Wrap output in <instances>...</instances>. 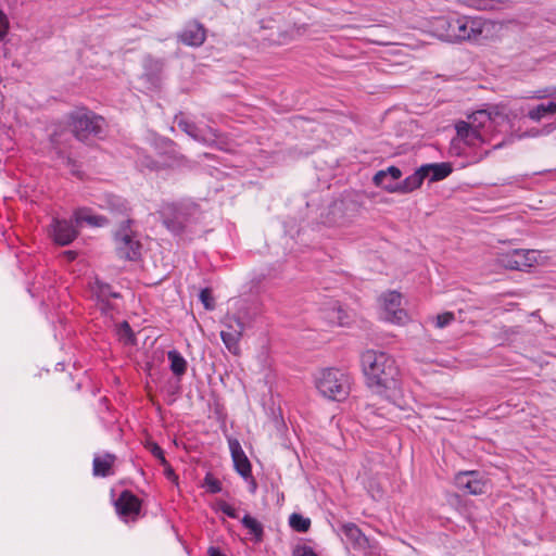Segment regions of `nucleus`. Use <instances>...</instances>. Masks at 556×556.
<instances>
[{
  "label": "nucleus",
  "mask_w": 556,
  "mask_h": 556,
  "mask_svg": "<svg viewBox=\"0 0 556 556\" xmlns=\"http://www.w3.org/2000/svg\"><path fill=\"white\" fill-rule=\"evenodd\" d=\"M435 35L445 41L456 42V17H437L433 23Z\"/></svg>",
  "instance_id": "17"
},
{
  "label": "nucleus",
  "mask_w": 556,
  "mask_h": 556,
  "mask_svg": "<svg viewBox=\"0 0 556 556\" xmlns=\"http://www.w3.org/2000/svg\"><path fill=\"white\" fill-rule=\"evenodd\" d=\"M229 450L237 472L244 479L251 476V464L237 439L228 440Z\"/></svg>",
  "instance_id": "15"
},
{
  "label": "nucleus",
  "mask_w": 556,
  "mask_h": 556,
  "mask_svg": "<svg viewBox=\"0 0 556 556\" xmlns=\"http://www.w3.org/2000/svg\"><path fill=\"white\" fill-rule=\"evenodd\" d=\"M323 317L330 325L343 326L348 318L346 313L342 309L338 302L332 301L328 303V306L323 309Z\"/></svg>",
  "instance_id": "23"
},
{
  "label": "nucleus",
  "mask_w": 556,
  "mask_h": 556,
  "mask_svg": "<svg viewBox=\"0 0 556 556\" xmlns=\"http://www.w3.org/2000/svg\"><path fill=\"white\" fill-rule=\"evenodd\" d=\"M146 165L150 168H159V166L155 163H146Z\"/></svg>",
  "instance_id": "44"
},
{
  "label": "nucleus",
  "mask_w": 556,
  "mask_h": 556,
  "mask_svg": "<svg viewBox=\"0 0 556 556\" xmlns=\"http://www.w3.org/2000/svg\"><path fill=\"white\" fill-rule=\"evenodd\" d=\"M539 252L535 250L516 249L498 254L496 262L513 270H525L538 263Z\"/></svg>",
  "instance_id": "8"
},
{
  "label": "nucleus",
  "mask_w": 556,
  "mask_h": 556,
  "mask_svg": "<svg viewBox=\"0 0 556 556\" xmlns=\"http://www.w3.org/2000/svg\"><path fill=\"white\" fill-rule=\"evenodd\" d=\"M114 460L115 456L112 454L96 456L93 459V475L101 477L111 475V468L114 464Z\"/></svg>",
  "instance_id": "25"
},
{
  "label": "nucleus",
  "mask_w": 556,
  "mask_h": 556,
  "mask_svg": "<svg viewBox=\"0 0 556 556\" xmlns=\"http://www.w3.org/2000/svg\"><path fill=\"white\" fill-rule=\"evenodd\" d=\"M217 507L220 511H223L230 518L238 517L237 510L232 506H230L228 503H226L225 501H218Z\"/></svg>",
  "instance_id": "35"
},
{
  "label": "nucleus",
  "mask_w": 556,
  "mask_h": 556,
  "mask_svg": "<svg viewBox=\"0 0 556 556\" xmlns=\"http://www.w3.org/2000/svg\"><path fill=\"white\" fill-rule=\"evenodd\" d=\"M503 146H504V141H501V142H498V143L494 144L493 149H500V148H502Z\"/></svg>",
  "instance_id": "45"
},
{
  "label": "nucleus",
  "mask_w": 556,
  "mask_h": 556,
  "mask_svg": "<svg viewBox=\"0 0 556 556\" xmlns=\"http://www.w3.org/2000/svg\"><path fill=\"white\" fill-rule=\"evenodd\" d=\"M200 300L203 303L205 308H207V309L214 308V301H213V298H212L208 289H203L200 292Z\"/></svg>",
  "instance_id": "34"
},
{
  "label": "nucleus",
  "mask_w": 556,
  "mask_h": 556,
  "mask_svg": "<svg viewBox=\"0 0 556 556\" xmlns=\"http://www.w3.org/2000/svg\"><path fill=\"white\" fill-rule=\"evenodd\" d=\"M388 176H391L392 180H397L402 176V172L395 166H390L387 169L376 173L372 181L377 187L383 188L388 192L399 193H408L414 191L421 186L424 179L426 178L421 166L400 184H388Z\"/></svg>",
  "instance_id": "4"
},
{
  "label": "nucleus",
  "mask_w": 556,
  "mask_h": 556,
  "mask_svg": "<svg viewBox=\"0 0 556 556\" xmlns=\"http://www.w3.org/2000/svg\"><path fill=\"white\" fill-rule=\"evenodd\" d=\"M117 513L123 517H135L140 511V502L130 492H123L115 503Z\"/></svg>",
  "instance_id": "19"
},
{
  "label": "nucleus",
  "mask_w": 556,
  "mask_h": 556,
  "mask_svg": "<svg viewBox=\"0 0 556 556\" xmlns=\"http://www.w3.org/2000/svg\"><path fill=\"white\" fill-rule=\"evenodd\" d=\"M242 525L254 535L256 541H261L263 538V526L255 518L250 515H245L242 520Z\"/></svg>",
  "instance_id": "29"
},
{
  "label": "nucleus",
  "mask_w": 556,
  "mask_h": 556,
  "mask_svg": "<svg viewBox=\"0 0 556 556\" xmlns=\"http://www.w3.org/2000/svg\"><path fill=\"white\" fill-rule=\"evenodd\" d=\"M167 357L170 362V370L173 374L176 376H182L187 370V362L182 355L178 351L172 350L168 351Z\"/></svg>",
  "instance_id": "28"
},
{
  "label": "nucleus",
  "mask_w": 556,
  "mask_h": 556,
  "mask_svg": "<svg viewBox=\"0 0 556 556\" xmlns=\"http://www.w3.org/2000/svg\"><path fill=\"white\" fill-rule=\"evenodd\" d=\"M401 303L402 295L396 291H388L381 294L379 298L381 319L394 325L406 324L408 315Z\"/></svg>",
  "instance_id": "6"
},
{
  "label": "nucleus",
  "mask_w": 556,
  "mask_h": 556,
  "mask_svg": "<svg viewBox=\"0 0 556 556\" xmlns=\"http://www.w3.org/2000/svg\"><path fill=\"white\" fill-rule=\"evenodd\" d=\"M143 73L141 79H143L149 89H156L161 81V75L163 72L164 63L161 59L153 58L152 55H146L142 62Z\"/></svg>",
  "instance_id": "13"
},
{
  "label": "nucleus",
  "mask_w": 556,
  "mask_h": 556,
  "mask_svg": "<svg viewBox=\"0 0 556 556\" xmlns=\"http://www.w3.org/2000/svg\"><path fill=\"white\" fill-rule=\"evenodd\" d=\"M9 31V20L7 15L0 10V41L7 36Z\"/></svg>",
  "instance_id": "36"
},
{
  "label": "nucleus",
  "mask_w": 556,
  "mask_h": 556,
  "mask_svg": "<svg viewBox=\"0 0 556 556\" xmlns=\"http://www.w3.org/2000/svg\"><path fill=\"white\" fill-rule=\"evenodd\" d=\"M129 220L123 224L115 233L117 254L126 260L135 261L141 254V243L129 228Z\"/></svg>",
  "instance_id": "7"
},
{
  "label": "nucleus",
  "mask_w": 556,
  "mask_h": 556,
  "mask_svg": "<svg viewBox=\"0 0 556 556\" xmlns=\"http://www.w3.org/2000/svg\"><path fill=\"white\" fill-rule=\"evenodd\" d=\"M204 485L207 488V491L211 493H218L222 491L220 482L210 473H207L204 479Z\"/></svg>",
  "instance_id": "33"
},
{
  "label": "nucleus",
  "mask_w": 556,
  "mask_h": 556,
  "mask_svg": "<svg viewBox=\"0 0 556 556\" xmlns=\"http://www.w3.org/2000/svg\"><path fill=\"white\" fill-rule=\"evenodd\" d=\"M367 386L378 394H386L394 409L404 410L406 401L399 388L400 369L395 359L382 351L367 350L361 356Z\"/></svg>",
  "instance_id": "1"
},
{
  "label": "nucleus",
  "mask_w": 556,
  "mask_h": 556,
  "mask_svg": "<svg viewBox=\"0 0 556 556\" xmlns=\"http://www.w3.org/2000/svg\"><path fill=\"white\" fill-rule=\"evenodd\" d=\"M100 294H101V296H114V298L117 296L116 293L111 291V287L108 285L100 286Z\"/></svg>",
  "instance_id": "40"
},
{
  "label": "nucleus",
  "mask_w": 556,
  "mask_h": 556,
  "mask_svg": "<svg viewBox=\"0 0 556 556\" xmlns=\"http://www.w3.org/2000/svg\"><path fill=\"white\" fill-rule=\"evenodd\" d=\"M106 205H108V208L111 211H116V212H121V213H124L127 211L126 202L123 199L115 197V195H109L106 198Z\"/></svg>",
  "instance_id": "31"
},
{
  "label": "nucleus",
  "mask_w": 556,
  "mask_h": 556,
  "mask_svg": "<svg viewBox=\"0 0 556 556\" xmlns=\"http://www.w3.org/2000/svg\"><path fill=\"white\" fill-rule=\"evenodd\" d=\"M315 384L323 396L333 401H342L350 393L351 379L346 372L340 369L326 368L317 374Z\"/></svg>",
  "instance_id": "3"
},
{
  "label": "nucleus",
  "mask_w": 556,
  "mask_h": 556,
  "mask_svg": "<svg viewBox=\"0 0 556 556\" xmlns=\"http://www.w3.org/2000/svg\"><path fill=\"white\" fill-rule=\"evenodd\" d=\"M295 556H317L311 547H303L295 553Z\"/></svg>",
  "instance_id": "41"
},
{
  "label": "nucleus",
  "mask_w": 556,
  "mask_h": 556,
  "mask_svg": "<svg viewBox=\"0 0 556 556\" xmlns=\"http://www.w3.org/2000/svg\"><path fill=\"white\" fill-rule=\"evenodd\" d=\"M455 484L468 494L479 495L485 492L486 484L477 471H463L455 476Z\"/></svg>",
  "instance_id": "11"
},
{
  "label": "nucleus",
  "mask_w": 556,
  "mask_h": 556,
  "mask_svg": "<svg viewBox=\"0 0 556 556\" xmlns=\"http://www.w3.org/2000/svg\"><path fill=\"white\" fill-rule=\"evenodd\" d=\"M71 126L74 136L84 141L90 137H100L104 132L105 122L92 112L80 111L72 115Z\"/></svg>",
  "instance_id": "5"
},
{
  "label": "nucleus",
  "mask_w": 556,
  "mask_h": 556,
  "mask_svg": "<svg viewBox=\"0 0 556 556\" xmlns=\"http://www.w3.org/2000/svg\"><path fill=\"white\" fill-rule=\"evenodd\" d=\"M476 113H483L489 118L483 123V126L495 135L496 126L508 119L507 109L504 104L492 105L486 110H479Z\"/></svg>",
  "instance_id": "18"
},
{
  "label": "nucleus",
  "mask_w": 556,
  "mask_h": 556,
  "mask_svg": "<svg viewBox=\"0 0 556 556\" xmlns=\"http://www.w3.org/2000/svg\"><path fill=\"white\" fill-rule=\"evenodd\" d=\"M208 553V556H225L223 555L218 548L214 547V546H211L207 551Z\"/></svg>",
  "instance_id": "42"
},
{
  "label": "nucleus",
  "mask_w": 556,
  "mask_h": 556,
  "mask_svg": "<svg viewBox=\"0 0 556 556\" xmlns=\"http://www.w3.org/2000/svg\"><path fill=\"white\" fill-rule=\"evenodd\" d=\"M488 22L481 17L457 16V41L477 40L486 27Z\"/></svg>",
  "instance_id": "10"
},
{
  "label": "nucleus",
  "mask_w": 556,
  "mask_h": 556,
  "mask_svg": "<svg viewBox=\"0 0 556 556\" xmlns=\"http://www.w3.org/2000/svg\"><path fill=\"white\" fill-rule=\"evenodd\" d=\"M164 466H165V473H166V476H167L168 478L174 477V476H175V475H174V471H173V469L169 467V465L167 464V465H164Z\"/></svg>",
  "instance_id": "43"
},
{
  "label": "nucleus",
  "mask_w": 556,
  "mask_h": 556,
  "mask_svg": "<svg viewBox=\"0 0 556 556\" xmlns=\"http://www.w3.org/2000/svg\"><path fill=\"white\" fill-rule=\"evenodd\" d=\"M179 40L190 47H200L206 38V31L202 24L199 22H190L178 35Z\"/></svg>",
  "instance_id": "14"
},
{
  "label": "nucleus",
  "mask_w": 556,
  "mask_h": 556,
  "mask_svg": "<svg viewBox=\"0 0 556 556\" xmlns=\"http://www.w3.org/2000/svg\"><path fill=\"white\" fill-rule=\"evenodd\" d=\"M67 254H68V257L74 258V253L73 252H67Z\"/></svg>",
  "instance_id": "47"
},
{
  "label": "nucleus",
  "mask_w": 556,
  "mask_h": 556,
  "mask_svg": "<svg viewBox=\"0 0 556 556\" xmlns=\"http://www.w3.org/2000/svg\"><path fill=\"white\" fill-rule=\"evenodd\" d=\"M556 114V98L547 103H541L529 110L528 117L534 122L541 121L543 117Z\"/></svg>",
  "instance_id": "26"
},
{
  "label": "nucleus",
  "mask_w": 556,
  "mask_h": 556,
  "mask_svg": "<svg viewBox=\"0 0 556 556\" xmlns=\"http://www.w3.org/2000/svg\"><path fill=\"white\" fill-rule=\"evenodd\" d=\"M178 127L185 131L187 135H189L194 140L208 143L211 141H214L216 138V134L212 129L203 130L199 129L193 123L188 121H179Z\"/></svg>",
  "instance_id": "20"
},
{
  "label": "nucleus",
  "mask_w": 556,
  "mask_h": 556,
  "mask_svg": "<svg viewBox=\"0 0 556 556\" xmlns=\"http://www.w3.org/2000/svg\"><path fill=\"white\" fill-rule=\"evenodd\" d=\"M50 235L55 243L67 245L77 237L78 231L72 220L54 218L50 227Z\"/></svg>",
  "instance_id": "12"
},
{
  "label": "nucleus",
  "mask_w": 556,
  "mask_h": 556,
  "mask_svg": "<svg viewBox=\"0 0 556 556\" xmlns=\"http://www.w3.org/2000/svg\"><path fill=\"white\" fill-rule=\"evenodd\" d=\"M544 97H545L544 94H538V96H535V98H538V99H541V98H544Z\"/></svg>",
  "instance_id": "48"
},
{
  "label": "nucleus",
  "mask_w": 556,
  "mask_h": 556,
  "mask_svg": "<svg viewBox=\"0 0 556 556\" xmlns=\"http://www.w3.org/2000/svg\"><path fill=\"white\" fill-rule=\"evenodd\" d=\"M488 118L483 113H472L468 116L467 122H458L455 126L456 137L451 142V153L454 155L465 154L460 144L478 148L484 143H490L494 139V134L483 126Z\"/></svg>",
  "instance_id": "2"
},
{
  "label": "nucleus",
  "mask_w": 556,
  "mask_h": 556,
  "mask_svg": "<svg viewBox=\"0 0 556 556\" xmlns=\"http://www.w3.org/2000/svg\"><path fill=\"white\" fill-rule=\"evenodd\" d=\"M357 212L358 206L352 201L336 202L330 210L332 220L340 225L350 223L357 215Z\"/></svg>",
  "instance_id": "16"
},
{
  "label": "nucleus",
  "mask_w": 556,
  "mask_h": 556,
  "mask_svg": "<svg viewBox=\"0 0 556 556\" xmlns=\"http://www.w3.org/2000/svg\"><path fill=\"white\" fill-rule=\"evenodd\" d=\"M150 451L157 459H160L162 465H167V462L164 457V452L157 444L152 443L150 446Z\"/></svg>",
  "instance_id": "37"
},
{
  "label": "nucleus",
  "mask_w": 556,
  "mask_h": 556,
  "mask_svg": "<svg viewBox=\"0 0 556 556\" xmlns=\"http://www.w3.org/2000/svg\"><path fill=\"white\" fill-rule=\"evenodd\" d=\"M290 527L298 532H306L309 529L311 520L300 514L293 513L289 517Z\"/></svg>",
  "instance_id": "30"
},
{
  "label": "nucleus",
  "mask_w": 556,
  "mask_h": 556,
  "mask_svg": "<svg viewBox=\"0 0 556 556\" xmlns=\"http://www.w3.org/2000/svg\"><path fill=\"white\" fill-rule=\"evenodd\" d=\"M164 225L167 229L176 233L182 230V224L180 222L164 218Z\"/></svg>",
  "instance_id": "38"
},
{
  "label": "nucleus",
  "mask_w": 556,
  "mask_h": 556,
  "mask_svg": "<svg viewBox=\"0 0 556 556\" xmlns=\"http://www.w3.org/2000/svg\"><path fill=\"white\" fill-rule=\"evenodd\" d=\"M455 316L451 312H445L433 317L434 326L442 329L454 320Z\"/></svg>",
  "instance_id": "32"
},
{
  "label": "nucleus",
  "mask_w": 556,
  "mask_h": 556,
  "mask_svg": "<svg viewBox=\"0 0 556 556\" xmlns=\"http://www.w3.org/2000/svg\"><path fill=\"white\" fill-rule=\"evenodd\" d=\"M341 530L355 548L366 549L368 547V539L356 525L344 523Z\"/></svg>",
  "instance_id": "21"
},
{
  "label": "nucleus",
  "mask_w": 556,
  "mask_h": 556,
  "mask_svg": "<svg viewBox=\"0 0 556 556\" xmlns=\"http://www.w3.org/2000/svg\"><path fill=\"white\" fill-rule=\"evenodd\" d=\"M119 336L125 341H131L132 332L127 323H123V325L119 328Z\"/></svg>",
  "instance_id": "39"
},
{
  "label": "nucleus",
  "mask_w": 556,
  "mask_h": 556,
  "mask_svg": "<svg viewBox=\"0 0 556 556\" xmlns=\"http://www.w3.org/2000/svg\"><path fill=\"white\" fill-rule=\"evenodd\" d=\"M506 3L504 0H466V4L479 11H496L501 10Z\"/></svg>",
  "instance_id": "27"
},
{
  "label": "nucleus",
  "mask_w": 556,
  "mask_h": 556,
  "mask_svg": "<svg viewBox=\"0 0 556 556\" xmlns=\"http://www.w3.org/2000/svg\"><path fill=\"white\" fill-rule=\"evenodd\" d=\"M224 329L220 338L227 350L233 355L240 353L239 342L244 331L243 321L236 315H226L222 321Z\"/></svg>",
  "instance_id": "9"
},
{
  "label": "nucleus",
  "mask_w": 556,
  "mask_h": 556,
  "mask_svg": "<svg viewBox=\"0 0 556 556\" xmlns=\"http://www.w3.org/2000/svg\"><path fill=\"white\" fill-rule=\"evenodd\" d=\"M387 182L388 184H397L396 180H392V177L391 176H388L387 178Z\"/></svg>",
  "instance_id": "46"
},
{
  "label": "nucleus",
  "mask_w": 556,
  "mask_h": 556,
  "mask_svg": "<svg viewBox=\"0 0 556 556\" xmlns=\"http://www.w3.org/2000/svg\"><path fill=\"white\" fill-rule=\"evenodd\" d=\"M75 223L77 225L86 223L90 226L101 227L106 224V218L92 214L88 208H79L75 212Z\"/></svg>",
  "instance_id": "24"
},
{
  "label": "nucleus",
  "mask_w": 556,
  "mask_h": 556,
  "mask_svg": "<svg viewBox=\"0 0 556 556\" xmlns=\"http://www.w3.org/2000/svg\"><path fill=\"white\" fill-rule=\"evenodd\" d=\"M424 174L430 181H439L446 178L452 173V166L448 163H433L422 165Z\"/></svg>",
  "instance_id": "22"
}]
</instances>
